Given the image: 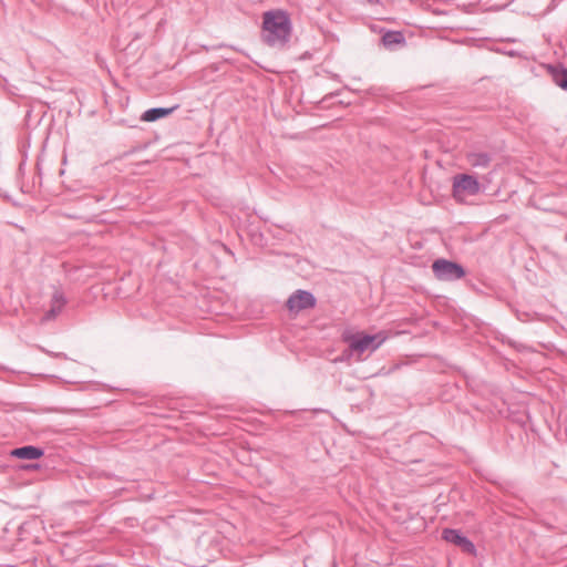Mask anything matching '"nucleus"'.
<instances>
[{"mask_svg":"<svg viewBox=\"0 0 567 567\" xmlns=\"http://www.w3.org/2000/svg\"><path fill=\"white\" fill-rule=\"evenodd\" d=\"M291 35L289 16L282 10H271L262 14L261 38L271 47L285 45Z\"/></svg>","mask_w":567,"mask_h":567,"instance_id":"1","label":"nucleus"},{"mask_svg":"<svg viewBox=\"0 0 567 567\" xmlns=\"http://www.w3.org/2000/svg\"><path fill=\"white\" fill-rule=\"evenodd\" d=\"M342 338L352 352L362 355L364 352H373L379 349L388 339V334L384 331L375 334H369L365 331H348L343 333Z\"/></svg>","mask_w":567,"mask_h":567,"instance_id":"2","label":"nucleus"},{"mask_svg":"<svg viewBox=\"0 0 567 567\" xmlns=\"http://www.w3.org/2000/svg\"><path fill=\"white\" fill-rule=\"evenodd\" d=\"M481 190L478 181L467 174H458L453 177L452 193L457 202H464L467 196H474Z\"/></svg>","mask_w":567,"mask_h":567,"instance_id":"3","label":"nucleus"},{"mask_svg":"<svg viewBox=\"0 0 567 567\" xmlns=\"http://www.w3.org/2000/svg\"><path fill=\"white\" fill-rule=\"evenodd\" d=\"M432 269L435 277L444 281L461 279L465 275L460 265L445 259L434 261Z\"/></svg>","mask_w":567,"mask_h":567,"instance_id":"4","label":"nucleus"},{"mask_svg":"<svg viewBox=\"0 0 567 567\" xmlns=\"http://www.w3.org/2000/svg\"><path fill=\"white\" fill-rule=\"evenodd\" d=\"M316 299L315 297L305 290H297L295 293L290 296L287 301V308L289 311L298 313L301 310L310 309L315 307Z\"/></svg>","mask_w":567,"mask_h":567,"instance_id":"5","label":"nucleus"},{"mask_svg":"<svg viewBox=\"0 0 567 567\" xmlns=\"http://www.w3.org/2000/svg\"><path fill=\"white\" fill-rule=\"evenodd\" d=\"M442 538L449 543L458 546L464 553L475 555L474 544L466 537L462 536L457 530L446 528L442 532Z\"/></svg>","mask_w":567,"mask_h":567,"instance_id":"6","label":"nucleus"},{"mask_svg":"<svg viewBox=\"0 0 567 567\" xmlns=\"http://www.w3.org/2000/svg\"><path fill=\"white\" fill-rule=\"evenodd\" d=\"M11 455L21 460H38L42 457L43 451L35 446H23L11 451Z\"/></svg>","mask_w":567,"mask_h":567,"instance_id":"7","label":"nucleus"},{"mask_svg":"<svg viewBox=\"0 0 567 567\" xmlns=\"http://www.w3.org/2000/svg\"><path fill=\"white\" fill-rule=\"evenodd\" d=\"M176 109H177V106L150 109L143 113V115L141 116V120L143 122H155L159 118L168 116Z\"/></svg>","mask_w":567,"mask_h":567,"instance_id":"8","label":"nucleus"},{"mask_svg":"<svg viewBox=\"0 0 567 567\" xmlns=\"http://www.w3.org/2000/svg\"><path fill=\"white\" fill-rule=\"evenodd\" d=\"M404 41L402 33L400 32H388L383 37V43L385 45L400 44Z\"/></svg>","mask_w":567,"mask_h":567,"instance_id":"9","label":"nucleus"},{"mask_svg":"<svg viewBox=\"0 0 567 567\" xmlns=\"http://www.w3.org/2000/svg\"><path fill=\"white\" fill-rule=\"evenodd\" d=\"M468 162L472 166H487L489 158L484 154L470 155Z\"/></svg>","mask_w":567,"mask_h":567,"instance_id":"10","label":"nucleus"},{"mask_svg":"<svg viewBox=\"0 0 567 567\" xmlns=\"http://www.w3.org/2000/svg\"><path fill=\"white\" fill-rule=\"evenodd\" d=\"M557 83L560 87L567 90V70L560 74V76L557 79Z\"/></svg>","mask_w":567,"mask_h":567,"instance_id":"11","label":"nucleus"},{"mask_svg":"<svg viewBox=\"0 0 567 567\" xmlns=\"http://www.w3.org/2000/svg\"><path fill=\"white\" fill-rule=\"evenodd\" d=\"M369 3H375L378 0H367Z\"/></svg>","mask_w":567,"mask_h":567,"instance_id":"12","label":"nucleus"}]
</instances>
